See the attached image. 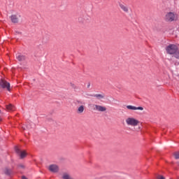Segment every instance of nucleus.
<instances>
[{"label":"nucleus","instance_id":"1","mask_svg":"<svg viewBox=\"0 0 179 179\" xmlns=\"http://www.w3.org/2000/svg\"><path fill=\"white\" fill-rule=\"evenodd\" d=\"M164 19L165 22L171 23V22L177 20V14L173 12H168L165 14Z\"/></svg>","mask_w":179,"mask_h":179},{"label":"nucleus","instance_id":"2","mask_svg":"<svg viewBox=\"0 0 179 179\" xmlns=\"http://www.w3.org/2000/svg\"><path fill=\"white\" fill-rule=\"evenodd\" d=\"M125 122L129 127H138L139 125V120L135 117H129L126 119Z\"/></svg>","mask_w":179,"mask_h":179},{"label":"nucleus","instance_id":"3","mask_svg":"<svg viewBox=\"0 0 179 179\" xmlns=\"http://www.w3.org/2000/svg\"><path fill=\"white\" fill-rule=\"evenodd\" d=\"M166 51L169 55L176 54V52L178 51V45L171 44L166 48Z\"/></svg>","mask_w":179,"mask_h":179},{"label":"nucleus","instance_id":"4","mask_svg":"<svg viewBox=\"0 0 179 179\" xmlns=\"http://www.w3.org/2000/svg\"><path fill=\"white\" fill-rule=\"evenodd\" d=\"M92 110L94 111H99V113H105V111H107V108L101 105L92 104Z\"/></svg>","mask_w":179,"mask_h":179},{"label":"nucleus","instance_id":"5","mask_svg":"<svg viewBox=\"0 0 179 179\" xmlns=\"http://www.w3.org/2000/svg\"><path fill=\"white\" fill-rule=\"evenodd\" d=\"M90 21V17L87 15H81L78 17L79 23H87V22Z\"/></svg>","mask_w":179,"mask_h":179},{"label":"nucleus","instance_id":"6","mask_svg":"<svg viewBox=\"0 0 179 179\" xmlns=\"http://www.w3.org/2000/svg\"><path fill=\"white\" fill-rule=\"evenodd\" d=\"M0 86L3 89H7V90H8V92L10 91V84H9V83H8L6 80H1L0 81Z\"/></svg>","mask_w":179,"mask_h":179},{"label":"nucleus","instance_id":"7","mask_svg":"<svg viewBox=\"0 0 179 179\" xmlns=\"http://www.w3.org/2000/svg\"><path fill=\"white\" fill-rule=\"evenodd\" d=\"M15 152L17 154L20 155V159H24L26 156H27V153L25 150H20L19 148H15Z\"/></svg>","mask_w":179,"mask_h":179},{"label":"nucleus","instance_id":"8","mask_svg":"<svg viewBox=\"0 0 179 179\" xmlns=\"http://www.w3.org/2000/svg\"><path fill=\"white\" fill-rule=\"evenodd\" d=\"M10 20L13 23H19L20 15H13L10 16Z\"/></svg>","mask_w":179,"mask_h":179},{"label":"nucleus","instance_id":"9","mask_svg":"<svg viewBox=\"0 0 179 179\" xmlns=\"http://www.w3.org/2000/svg\"><path fill=\"white\" fill-rule=\"evenodd\" d=\"M126 107H127V110H140L141 111H143V107H142V106L136 107V106H134L131 105H128Z\"/></svg>","mask_w":179,"mask_h":179},{"label":"nucleus","instance_id":"10","mask_svg":"<svg viewBox=\"0 0 179 179\" xmlns=\"http://www.w3.org/2000/svg\"><path fill=\"white\" fill-rule=\"evenodd\" d=\"M48 169L50 171H52V173H58V171L59 170V169L58 168V166L55 164H52L49 166Z\"/></svg>","mask_w":179,"mask_h":179},{"label":"nucleus","instance_id":"11","mask_svg":"<svg viewBox=\"0 0 179 179\" xmlns=\"http://www.w3.org/2000/svg\"><path fill=\"white\" fill-rule=\"evenodd\" d=\"M119 6L122 10H123V12H125V13H129V8H128L127 5H124V3H120Z\"/></svg>","mask_w":179,"mask_h":179},{"label":"nucleus","instance_id":"12","mask_svg":"<svg viewBox=\"0 0 179 179\" xmlns=\"http://www.w3.org/2000/svg\"><path fill=\"white\" fill-rule=\"evenodd\" d=\"M85 111V106L81 105L77 109L78 114H82Z\"/></svg>","mask_w":179,"mask_h":179},{"label":"nucleus","instance_id":"13","mask_svg":"<svg viewBox=\"0 0 179 179\" xmlns=\"http://www.w3.org/2000/svg\"><path fill=\"white\" fill-rule=\"evenodd\" d=\"M16 108H15V106L12 104H9L6 106V110L8 111H15Z\"/></svg>","mask_w":179,"mask_h":179},{"label":"nucleus","instance_id":"14","mask_svg":"<svg viewBox=\"0 0 179 179\" xmlns=\"http://www.w3.org/2000/svg\"><path fill=\"white\" fill-rule=\"evenodd\" d=\"M16 57L19 61H24L26 59V57L20 54H17Z\"/></svg>","mask_w":179,"mask_h":179},{"label":"nucleus","instance_id":"15","mask_svg":"<svg viewBox=\"0 0 179 179\" xmlns=\"http://www.w3.org/2000/svg\"><path fill=\"white\" fill-rule=\"evenodd\" d=\"M94 97H96L98 100H101L102 99H104V94H96L94 95Z\"/></svg>","mask_w":179,"mask_h":179},{"label":"nucleus","instance_id":"16","mask_svg":"<svg viewBox=\"0 0 179 179\" xmlns=\"http://www.w3.org/2000/svg\"><path fill=\"white\" fill-rule=\"evenodd\" d=\"M62 178L63 179H73V178L71 177V176H69V174H68V173H64Z\"/></svg>","mask_w":179,"mask_h":179},{"label":"nucleus","instance_id":"17","mask_svg":"<svg viewBox=\"0 0 179 179\" xmlns=\"http://www.w3.org/2000/svg\"><path fill=\"white\" fill-rule=\"evenodd\" d=\"M11 173L12 171H10V169H8L7 168L4 169V174H6V176H10Z\"/></svg>","mask_w":179,"mask_h":179},{"label":"nucleus","instance_id":"18","mask_svg":"<svg viewBox=\"0 0 179 179\" xmlns=\"http://www.w3.org/2000/svg\"><path fill=\"white\" fill-rule=\"evenodd\" d=\"M173 57L177 59H179V50H178L175 53L173 54Z\"/></svg>","mask_w":179,"mask_h":179},{"label":"nucleus","instance_id":"19","mask_svg":"<svg viewBox=\"0 0 179 179\" xmlns=\"http://www.w3.org/2000/svg\"><path fill=\"white\" fill-rule=\"evenodd\" d=\"M175 159H179V152L174 153Z\"/></svg>","mask_w":179,"mask_h":179},{"label":"nucleus","instance_id":"20","mask_svg":"<svg viewBox=\"0 0 179 179\" xmlns=\"http://www.w3.org/2000/svg\"><path fill=\"white\" fill-rule=\"evenodd\" d=\"M157 179H164V177L162 176H157Z\"/></svg>","mask_w":179,"mask_h":179},{"label":"nucleus","instance_id":"21","mask_svg":"<svg viewBox=\"0 0 179 179\" xmlns=\"http://www.w3.org/2000/svg\"><path fill=\"white\" fill-rule=\"evenodd\" d=\"M22 179H28L26 176H22Z\"/></svg>","mask_w":179,"mask_h":179},{"label":"nucleus","instance_id":"22","mask_svg":"<svg viewBox=\"0 0 179 179\" xmlns=\"http://www.w3.org/2000/svg\"><path fill=\"white\" fill-rule=\"evenodd\" d=\"M20 167L23 169L24 166L23 165H20Z\"/></svg>","mask_w":179,"mask_h":179},{"label":"nucleus","instance_id":"23","mask_svg":"<svg viewBox=\"0 0 179 179\" xmlns=\"http://www.w3.org/2000/svg\"><path fill=\"white\" fill-rule=\"evenodd\" d=\"M0 113H1V110H0Z\"/></svg>","mask_w":179,"mask_h":179},{"label":"nucleus","instance_id":"24","mask_svg":"<svg viewBox=\"0 0 179 179\" xmlns=\"http://www.w3.org/2000/svg\"><path fill=\"white\" fill-rule=\"evenodd\" d=\"M178 179H179V178Z\"/></svg>","mask_w":179,"mask_h":179}]
</instances>
